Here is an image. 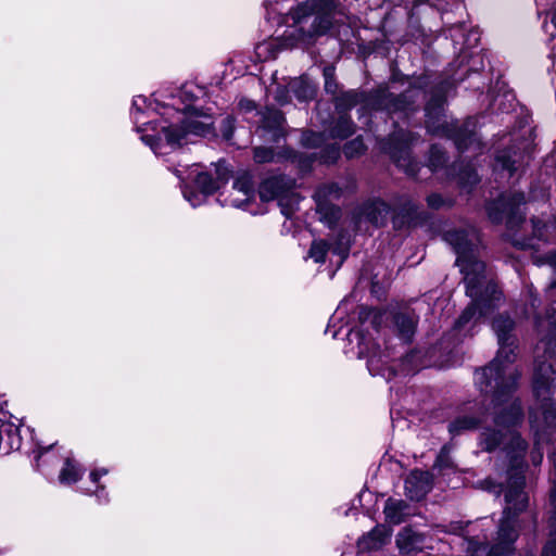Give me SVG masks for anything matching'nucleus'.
<instances>
[{"label": "nucleus", "mask_w": 556, "mask_h": 556, "mask_svg": "<svg viewBox=\"0 0 556 556\" xmlns=\"http://www.w3.org/2000/svg\"><path fill=\"white\" fill-rule=\"evenodd\" d=\"M233 190L240 197H232L230 202L236 207H244L253 197V184L251 177L244 174L233 182Z\"/></svg>", "instance_id": "17"}, {"label": "nucleus", "mask_w": 556, "mask_h": 556, "mask_svg": "<svg viewBox=\"0 0 556 556\" xmlns=\"http://www.w3.org/2000/svg\"><path fill=\"white\" fill-rule=\"evenodd\" d=\"M459 180L464 185H473L478 181V176L475 170L469 169L459 174Z\"/></svg>", "instance_id": "34"}, {"label": "nucleus", "mask_w": 556, "mask_h": 556, "mask_svg": "<svg viewBox=\"0 0 556 556\" xmlns=\"http://www.w3.org/2000/svg\"><path fill=\"white\" fill-rule=\"evenodd\" d=\"M554 375L555 371L552 368L551 364H546L545 362H538L534 370L533 389L535 395L539 399H545V395L549 391V384L554 380Z\"/></svg>", "instance_id": "15"}, {"label": "nucleus", "mask_w": 556, "mask_h": 556, "mask_svg": "<svg viewBox=\"0 0 556 556\" xmlns=\"http://www.w3.org/2000/svg\"><path fill=\"white\" fill-rule=\"evenodd\" d=\"M275 154L271 149L258 147L254 150V160L257 163H267L274 161Z\"/></svg>", "instance_id": "30"}, {"label": "nucleus", "mask_w": 556, "mask_h": 556, "mask_svg": "<svg viewBox=\"0 0 556 556\" xmlns=\"http://www.w3.org/2000/svg\"><path fill=\"white\" fill-rule=\"evenodd\" d=\"M551 457H552V460L554 463V467H555V470H556V453L553 454Z\"/></svg>", "instance_id": "47"}, {"label": "nucleus", "mask_w": 556, "mask_h": 556, "mask_svg": "<svg viewBox=\"0 0 556 556\" xmlns=\"http://www.w3.org/2000/svg\"><path fill=\"white\" fill-rule=\"evenodd\" d=\"M334 189L337 190V187L334 185L325 186L317 191L316 197L318 199L326 195L332 197ZM333 197H337V193Z\"/></svg>", "instance_id": "37"}, {"label": "nucleus", "mask_w": 556, "mask_h": 556, "mask_svg": "<svg viewBox=\"0 0 556 556\" xmlns=\"http://www.w3.org/2000/svg\"><path fill=\"white\" fill-rule=\"evenodd\" d=\"M324 77H325V88L328 92L333 93L336 91V85L332 81L333 78V70L330 67H326L324 70Z\"/></svg>", "instance_id": "33"}, {"label": "nucleus", "mask_w": 556, "mask_h": 556, "mask_svg": "<svg viewBox=\"0 0 556 556\" xmlns=\"http://www.w3.org/2000/svg\"><path fill=\"white\" fill-rule=\"evenodd\" d=\"M515 164L516 161L513 160L509 155H506V153H502L496 157V168L501 167L503 170H507L509 176H511L513 173L517 170Z\"/></svg>", "instance_id": "28"}, {"label": "nucleus", "mask_w": 556, "mask_h": 556, "mask_svg": "<svg viewBox=\"0 0 556 556\" xmlns=\"http://www.w3.org/2000/svg\"><path fill=\"white\" fill-rule=\"evenodd\" d=\"M553 66H554L555 71H556V54L554 55Z\"/></svg>", "instance_id": "49"}, {"label": "nucleus", "mask_w": 556, "mask_h": 556, "mask_svg": "<svg viewBox=\"0 0 556 556\" xmlns=\"http://www.w3.org/2000/svg\"><path fill=\"white\" fill-rule=\"evenodd\" d=\"M346 251H348L346 248H341V247L333 250V253H337L340 257L339 264H341L343 262V260L346 257Z\"/></svg>", "instance_id": "40"}, {"label": "nucleus", "mask_w": 556, "mask_h": 556, "mask_svg": "<svg viewBox=\"0 0 556 556\" xmlns=\"http://www.w3.org/2000/svg\"><path fill=\"white\" fill-rule=\"evenodd\" d=\"M22 445L20 428L10 421L0 424V453L9 454Z\"/></svg>", "instance_id": "13"}, {"label": "nucleus", "mask_w": 556, "mask_h": 556, "mask_svg": "<svg viewBox=\"0 0 556 556\" xmlns=\"http://www.w3.org/2000/svg\"><path fill=\"white\" fill-rule=\"evenodd\" d=\"M84 475L83 467L73 458L67 457L59 475L61 484H73L77 482Z\"/></svg>", "instance_id": "20"}, {"label": "nucleus", "mask_w": 556, "mask_h": 556, "mask_svg": "<svg viewBox=\"0 0 556 556\" xmlns=\"http://www.w3.org/2000/svg\"><path fill=\"white\" fill-rule=\"evenodd\" d=\"M226 123H227V125H228V127H229V130H226V131L224 132V136H225L227 139H229V138H230V134H231V124H232V121H231L229 117H227V118H226Z\"/></svg>", "instance_id": "42"}, {"label": "nucleus", "mask_w": 556, "mask_h": 556, "mask_svg": "<svg viewBox=\"0 0 556 556\" xmlns=\"http://www.w3.org/2000/svg\"><path fill=\"white\" fill-rule=\"evenodd\" d=\"M354 131L353 123L346 117H341L332 130L333 137L346 138Z\"/></svg>", "instance_id": "27"}, {"label": "nucleus", "mask_w": 556, "mask_h": 556, "mask_svg": "<svg viewBox=\"0 0 556 556\" xmlns=\"http://www.w3.org/2000/svg\"><path fill=\"white\" fill-rule=\"evenodd\" d=\"M109 470L105 468H97L90 472V481L97 485V489L93 491V494L100 501H108V494L105 492V486L100 484L99 481L102 477L106 476Z\"/></svg>", "instance_id": "24"}, {"label": "nucleus", "mask_w": 556, "mask_h": 556, "mask_svg": "<svg viewBox=\"0 0 556 556\" xmlns=\"http://www.w3.org/2000/svg\"><path fill=\"white\" fill-rule=\"evenodd\" d=\"M386 520L391 525H400L410 515L409 506L403 500L389 498L384 505Z\"/></svg>", "instance_id": "18"}, {"label": "nucleus", "mask_w": 556, "mask_h": 556, "mask_svg": "<svg viewBox=\"0 0 556 556\" xmlns=\"http://www.w3.org/2000/svg\"><path fill=\"white\" fill-rule=\"evenodd\" d=\"M530 421L532 424V427H534V424H535V419H534V414L531 412L530 414Z\"/></svg>", "instance_id": "46"}, {"label": "nucleus", "mask_w": 556, "mask_h": 556, "mask_svg": "<svg viewBox=\"0 0 556 556\" xmlns=\"http://www.w3.org/2000/svg\"><path fill=\"white\" fill-rule=\"evenodd\" d=\"M431 476L427 471L413 470L405 479V493L413 501L422 500L431 490Z\"/></svg>", "instance_id": "11"}, {"label": "nucleus", "mask_w": 556, "mask_h": 556, "mask_svg": "<svg viewBox=\"0 0 556 556\" xmlns=\"http://www.w3.org/2000/svg\"><path fill=\"white\" fill-rule=\"evenodd\" d=\"M493 330L498 340V352L492 363L476 372L475 380L482 393H492L495 409L494 429L485 428L480 437L481 446L491 452L500 445L509 450L517 464L526 451V442L519 437L516 427L522 420L521 405L511 394L517 388L520 376L514 365L516 354L515 340L510 336L514 321L508 316H498L493 320Z\"/></svg>", "instance_id": "1"}, {"label": "nucleus", "mask_w": 556, "mask_h": 556, "mask_svg": "<svg viewBox=\"0 0 556 556\" xmlns=\"http://www.w3.org/2000/svg\"><path fill=\"white\" fill-rule=\"evenodd\" d=\"M277 100L279 103L283 104L285 103V99L280 96H277Z\"/></svg>", "instance_id": "48"}, {"label": "nucleus", "mask_w": 556, "mask_h": 556, "mask_svg": "<svg viewBox=\"0 0 556 556\" xmlns=\"http://www.w3.org/2000/svg\"><path fill=\"white\" fill-rule=\"evenodd\" d=\"M525 476L522 470L517 466L509 472L508 486L505 492L506 507L503 511L496 542L490 548L488 556H502L513 552L514 543L518 536L517 513L523 510L527 506V495L523 492ZM480 545L478 542L470 540L468 542V551L472 556L478 552Z\"/></svg>", "instance_id": "4"}, {"label": "nucleus", "mask_w": 556, "mask_h": 556, "mask_svg": "<svg viewBox=\"0 0 556 556\" xmlns=\"http://www.w3.org/2000/svg\"><path fill=\"white\" fill-rule=\"evenodd\" d=\"M395 327L402 339L408 341L414 334L416 320L407 314H399L394 317Z\"/></svg>", "instance_id": "22"}, {"label": "nucleus", "mask_w": 556, "mask_h": 556, "mask_svg": "<svg viewBox=\"0 0 556 556\" xmlns=\"http://www.w3.org/2000/svg\"><path fill=\"white\" fill-rule=\"evenodd\" d=\"M292 24L287 30L290 46H307L316 36L323 35L331 25V20L320 0H306L291 13Z\"/></svg>", "instance_id": "5"}, {"label": "nucleus", "mask_w": 556, "mask_h": 556, "mask_svg": "<svg viewBox=\"0 0 556 556\" xmlns=\"http://www.w3.org/2000/svg\"><path fill=\"white\" fill-rule=\"evenodd\" d=\"M553 226L556 228V216H555Z\"/></svg>", "instance_id": "52"}, {"label": "nucleus", "mask_w": 556, "mask_h": 556, "mask_svg": "<svg viewBox=\"0 0 556 556\" xmlns=\"http://www.w3.org/2000/svg\"><path fill=\"white\" fill-rule=\"evenodd\" d=\"M190 92L188 90H182L180 92V98L182 99V101L185 102V99H187L189 97Z\"/></svg>", "instance_id": "45"}, {"label": "nucleus", "mask_w": 556, "mask_h": 556, "mask_svg": "<svg viewBox=\"0 0 556 556\" xmlns=\"http://www.w3.org/2000/svg\"><path fill=\"white\" fill-rule=\"evenodd\" d=\"M390 213V207L383 201H372L364 204L358 214V223L368 220L378 226L383 224Z\"/></svg>", "instance_id": "14"}, {"label": "nucleus", "mask_w": 556, "mask_h": 556, "mask_svg": "<svg viewBox=\"0 0 556 556\" xmlns=\"http://www.w3.org/2000/svg\"><path fill=\"white\" fill-rule=\"evenodd\" d=\"M303 143L307 147H316L318 146L323 138L319 134L308 131L303 135Z\"/></svg>", "instance_id": "32"}, {"label": "nucleus", "mask_w": 556, "mask_h": 556, "mask_svg": "<svg viewBox=\"0 0 556 556\" xmlns=\"http://www.w3.org/2000/svg\"><path fill=\"white\" fill-rule=\"evenodd\" d=\"M337 334H338V332H337V331H333V332H332V338H337Z\"/></svg>", "instance_id": "51"}, {"label": "nucleus", "mask_w": 556, "mask_h": 556, "mask_svg": "<svg viewBox=\"0 0 556 556\" xmlns=\"http://www.w3.org/2000/svg\"><path fill=\"white\" fill-rule=\"evenodd\" d=\"M441 99L434 100L430 102L427 108V128L430 132L446 136L452 138L460 151H467L469 148L476 149V147L480 146V141L478 140L475 132L468 129V124L464 125V128H460L457 123H447L444 118L438 116L437 121L432 116V109L441 106Z\"/></svg>", "instance_id": "7"}, {"label": "nucleus", "mask_w": 556, "mask_h": 556, "mask_svg": "<svg viewBox=\"0 0 556 556\" xmlns=\"http://www.w3.org/2000/svg\"><path fill=\"white\" fill-rule=\"evenodd\" d=\"M240 105H241L242 109H244L247 111H250V110L254 109V104L251 101H241Z\"/></svg>", "instance_id": "41"}, {"label": "nucleus", "mask_w": 556, "mask_h": 556, "mask_svg": "<svg viewBox=\"0 0 556 556\" xmlns=\"http://www.w3.org/2000/svg\"><path fill=\"white\" fill-rule=\"evenodd\" d=\"M262 201H278L281 213L290 217L296 208L300 198L292 189L291 180L283 177H271L264 180L258 190Z\"/></svg>", "instance_id": "8"}, {"label": "nucleus", "mask_w": 556, "mask_h": 556, "mask_svg": "<svg viewBox=\"0 0 556 556\" xmlns=\"http://www.w3.org/2000/svg\"><path fill=\"white\" fill-rule=\"evenodd\" d=\"M283 123L285 118L282 114L276 109H266L262 114V126L273 131V139H277L282 135Z\"/></svg>", "instance_id": "19"}, {"label": "nucleus", "mask_w": 556, "mask_h": 556, "mask_svg": "<svg viewBox=\"0 0 556 556\" xmlns=\"http://www.w3.org/2000/svg\"><path fill=\"white\" fill-rule=\"evenodd\" d=\"M390 153L399 167L403 168L408 175H416L418 164L410 157V154L406 148L399 150L394 148L390 151Z\"/></svg>", "instance_id": "21"}, {"label": "nucleus", "mask_w": 556, "mask_h": 556, "mask_svg": "<svg viewBox=\"0 0 556 556\" xmlns=\"http://www.w3.org/2000/svg\"><path fill=\"white\" fill-rule=\"evenodd\" d=\"M478 424L479 420L477 418L464 415L453 420L448 426V430L453 435H456L463 431L476 428Z\"/></svg>", "instance_id": "23"}, {"label": "nucleus", "mask_w": 556, "mask_h": 556, "mask_svg": "<svg viewBox=\"0 0 556 556\" xmlns=\"http://www.w3.org/2000/svg\"><path fill=\"white\" fill-rule=\"evenodd\" d=\"M364 150L365 146L363 140L361 138H356L345 146L344 153L348 157H354L361 154Z\"/></svg>", "instance_id": "29"}, {"label": "nucleus", "mask_w": 556, "mask_h": 556, "mask_svg": "<svg viewBox=\"0 0 556 556\" xmlns=\"http://www.w3.org/2000/svg\"><path fill=\"white\" fill-rule=\"evenodd\" d=\"M395 542L402 554H410L422 548L425 538L412 528H404L397 533Z\"/></svg>", "instance_id": "16"}, {"label": "nucleus", "mask_w": 556, "mask_h": 556, "mask_svg": "<svg viewBox=\"0 0 556 556\" xmlns=\"http://www.w3.org/2000/svg\"><path fill=\"white\" fill-rule=\"evenodd\" d=\"M131 114L142 142L155 154H166L190 141L191 136L212 132L213 117L189 103L175 108L173 103L160 104L144 96L132 99Z\"/></svg>", "instance_id": "2"}, {"label": "nucleus", "mask_w": 556, "mask_h": 556, "mask_svg": "<svg viewBox=\"0 0 556 556\" xmlns=\"http://www.w3.org/2000/svg\"><path fill=\"white\" fill-rule=\"evenodd\" d=\"M176 174L182 181L185 179L192 180L198 189V191H194L188 184L182 187L184 198L192 207L203 204L206 197L216 192L230 177V170L226 162L216 163L210 172H203L199 165L194 164L188 168L187 177L179 170Z\"/></svg>", "instance_id": "6"}, {"label": "nucleus", "mask_w": 556, "mask_h": 556, "mask_svg": "<svg viewBox=\"0 0 556 556\" xmlns=\"http://www.w3.org/2000/svg\"><path fill=\"white\" fill-rule=\"evenodd\" d=\"M348 345L344 353L350 357L367 358V367L371 375H382L383 370L379 364L382 355L372 342L370 336L365 334L362 330H350L348 332Z\"/></svg>", "instance_id": "9"}, {"label": "nucleus", "mask_w": 556, "mask_h": 556, "mask_svg": "<svg viewBox=\"0 0 556 556\" xmlns=\"http://www.w3.org/2000/svg\"><path fill=\"white\" fill-rule=\"evenodd\" d=\"M392 531L386 526H377L357 541L359 552L378 551L389 543Z\"/></svg>", "instance_id": "12"}, {"label": "nucleus", "mask_w": 556, "mask_h": 556, "mask_svg": "<svg viewBox=\"0 0 556 556\" xmlns=\"http://www.w3.org/2000/svg\"><path fill=\"white\" fill-rule=\"evenodd\" d=\"M535 2H536V4L539 7H548V5L556 4V0H535ZM552 24L556 28V8H555V10L553 12V15H552Z\"/></svg>", "instance_id": "38"}, {"label": "nucleus", "mask_w": 556, "mask_h": 556, "mask_svg": "<svg viewBox=\"0 0 556 556\" xmlns=\"http://www.w3.org/2000/svg\"><path fill=\"white\" fill-rule=\"evenodd\" d=\"M534 231L538 232L539 237H542L543 233L541 231V228L539 227V223L533 222Z\"/></svg>", "instance_id": "44"}, {"label": "nucleus", "mask_w": 556, "mask_h": 556, "mask_svg": "<svg viewBox=\"0 0 556 556\" xmlns=\"http://www.w3.org/2000/svg\"><path fill=\"white\" fill-rule=\"evenodd\" d=\"M523 203L525 197L522 193L513 194L511 197H501L496 202L488 206L489 217L494 223H498L504 218L507 219L508 224H513L515 220H521L523 215L520 211V205Z\"/></svg>", "instance_id": "10"}, {"label": "nucleus", "mask_w": 556, "mask_h": 556, "mask_svg": "<svg viewBox=\"0 0 556 556\" xmlns=\"http://www.w3.org/2000/svg\"><path fill=\"white\" fill-rule=\"evenodd\" d=\"M328 251V245L323 240H315L309 249L308 255L316 263H323L325 261L326 253Z\"/></svg>", "instance_id": "26"}, {"label": "nucleus", "mask_w": 556, "mask_h": 556, "mask_svg": "<svg viewBox=\"0 0 556 556\" xmlns=\"http://www.w3.org/2000/svg\"><path fill=\"white\" fill-rule=\"evenodd\" d=\"M535 445H536V448H538V454L533 455L532 460H533V463L535 465H538V464H540L542 462V458H543V454L540 451V440L539 439L536 440Z\"/></svg>", "instance_id": "39"}, {"label": "nucleus", "mask_w": 556, "mask_h": 556, "mask_svg": "<svg viewBox=\"0 0 556 556\" xmlns=\"http://www.w3.org/2000/svg\"><path fill=\"white\" fill-rule=\"evenodd\" d=\"M445 240L454 247L456 264L464 274L466 293L472 303L456 321L462 331L491 314L501 302V292L485 274V266L479 260V236L475 228L447 231Z\"/></svg>", "instance_id": "3"}, {"label": "nucleus", "mask_w": 556, "mask_h": 556, "mask_svg": "<svg viewBox=\"0 0 556 556\" xmlns=\"http://www.w3.org/2000/svg\"><path fill=\"white\" fill-rule=\"evenodd\" d=\"M346 96L350 99L351 104L357 103V94L355 92H349Z\"/></svg>", "instance_id": "43"}, {"label": "nucleus", "mask_w": 556, "mask_h": 556, "mask_svg": "<svg viewBox=\"0 0 556 556\" xmlns=\"http://www.w3.org/2000/svg\"><path fill=\"white\" fill-rule=\"evenodd\" d=\"M551 264H552L553 266H556V260H551Z\"/></svg>", "instance_id": "50"}, {"label": "nucleus", "mask_w": 556, "mask_h": 556, "mask_svg": "<svg viewBox=\"0 0 556 556\" xmlns=\"http://www.w3.org/2000/svg\"><path fill=\"white\" fill-rule=\"evenodd\" d=\"M542 556H556V530L554 533V539L546 544Z\"/></svg>", "instance_id": "35"}, {"label": "nucleus", "mask_w": 556, "mask_h": 556, "mask_svg": "<svg viewBox=\"0 0 556 556\" xmlns=\"http://www.w3.org/2000/svg\"><path fill=\"white\" fill-rule=\"evenodd\" d=\"M292 88L294 89L296 97L303 101L312 99L315 94L314 86H312L311 84H308L304 80L293 81Z\"/></svg>", "instance_id": "25"}, {"label": "nucleus", "mask_w": 556, "mask_h": 556, "mask_svg": "<svg viewBox=\"0 0 556 556\" xmlns=\"http://www.w3.org/2000/svg\"><path fill=\"white\" fill-rule=\"evenodd\" d=\"M428 205L432 208H439L443 204V199L440 194H430L427 199Z\"/></svg>", "instance_id": "36"}, {"label": "nucleus", "mask_w": 556, "mask_h": 556, "mask_svg": "<svg viewBox=\"0 0 556 556\" xmlns=\"http://www.w3.org/2000/svg\"><path fill=\"white\" fill-rule=\"evenodd\" d=\"M444 154L439 149L433 147L431 150L430 166L433 169H437L440 165L444 163Z\"/></svg>", "instance_id": "31"}]
</instances>
